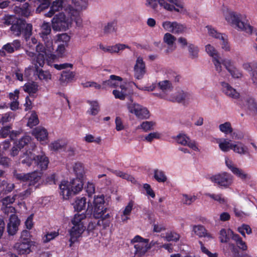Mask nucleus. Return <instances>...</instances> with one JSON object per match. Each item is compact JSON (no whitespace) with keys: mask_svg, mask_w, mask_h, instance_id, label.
Masks as SVG:
<instances>
[{"mask_svg":"<svg viewBox=\"0 0 257 257\" xmlns=\"http://www.w3.org/2000/svg\"><path fill=\"white\" fill-rule=\"evenodd\" d=\"M73 6L68 5L65 8V13L74 20L78 27L82 25V20L80 17L81 12L85 10L88 7L87 0H71Z\"/></svg>","mask_w":257,"mask_h":257,"instance_id":"obj_1","label":"nucleus"},{"mask_svg":"<svg viewBox=\"0 0 257 257\" xmlns=\"http://www.w3.org/2000/svg\"><path fill=\"white\" fill-rule=\"evenodd\" d=\"M83 187L82 180L79 178L74 179L70 182L63 181L59 185L60 194L64 199H67L69 196L74 195L81 191Z\"/></svg>","mask_w":257,"mask_h":257,"instance_id":"obj_2","label":"nucleus"},{"mask_svg":"<svg viewBox=\"0 0 257 257\" xmlns=\"http://www.w3.org/2000/svg\"><path fill=\"white\" fill-rule=\"evenodd\" d=\"M222 12L225 20L228 23L234 25L238 29L247 33H252V27L249 24L244 23L241 21L242 16L240 14H236L226 7L222 9Z\"/></svg>","mask_w":257,"mask_h":257,"instance_id":"obj_3","label":"nucleus"},{"mask_svg":"<svg viewBox=\"0 0 257 257\" xmlns=\"http://www.w3.org/2000/svg\"><path fill=\"white\" fill-rule=\"evenodd\" d=\"M67 17L63 12H59L54 15L51 20L52 28L56 32L66 31L71 26L72 19L68 15Z\"/></svg>","mask_w":257,"mask_h":257,"instance_id":"obj_4","label":"nucleus"},{"mask_svg":"<svg viewBox=\"0 0 257 257\" xmlns=\"http://www.w3.org/2000/svg\"><path fill=\"white\" fill-rule=\"evenodd\" d=\"M54 50L52 41H48L45 46L41 44H38L36 47V51L38 54L36 56V60H34L35 61V67L36 68V65H37L38 68L43 67L45 64L46 58L49 57Z\"/></svg>","mask_w":257,"mask_h":257,"instance_id":"obj_5","label":"nucleus"},{"mask_svg":"<svg viewBox=\"0 0 257 257\" xmlns=\"http://www.w3.org/2000/svg\"><path fill=\"white\" fill-rule=\"evenodd\" d=\"M210 180L219 188L226 189L229 188L233 182V176L227 172H221L212 175Z\"/></svg>","mask_w":257,"mask_h":257,"instance_id":"obj_6","label":"nucleus"},{"mask_svg":"<svg viewBox=\"0 0 257 257\" xmlns=\"http://www.w3.org/2000/svg\"><path fill=\"white\" fill-rule=\"evenodd\" d=\"M131 242L134 244L135 253L138 256L144 255L150 248L148 245L149 239L143 238L139 235L136 236Z\"/></svg>","mask_w":257,"mask_h":257,"instance_id":"obj_7","label":"nucleus"},{"mask_svg":"<svg viewBox=\"0 0 257 257\" xmlns=\"http://www.w3.org/2000/svg\"><path fill=\"white\" fill-rule=\"evenodd\" d=\"M128 111L134 114L139 119H148L150 117L149 111L147 108L132 101L127 104Z\"/></svg>","mask_w":257,"mask_h":257,"instance_id":"obj_8","label":"nucleus"},{"mask_svg":"<svg viewBox=\"0 0 257 257\" xmlns=\"http://www.w3.org/2000/svg\"><path fill=\"white\" fill-rule=\"evenodd\" d=\"M162 27L165 31L176 35L183 34L187 30V27L185 25L176 21H164L162 23Z\"/></svg>","mask_w":257,"mask_h":257,"instance_id":"obj_9","label":"nucleus"},{"mask_svg":"<svg viewBox=\"0 0 257 257\" xmlns=\"http://www.w3.org/2000/svg\"><path fill=\"white\" fill-rule=\"evenodd\" d=\"M209 35L221 41L220 45L221 48L225 51L229 52L230 51V46L228 41L227 37L223 34L218 32L216 30L211 28L210 26H206Z\"/></svg>","mask_w":257,"mask_h":257,"instance_id":"obj_10","label":"nucleus"},{"mask_svg":"<svg viewBox=\"0 0 257 257\" xmlns=\"http://www.w3.org/2000/svg\"><path fill=\"white\" fill-rule=\"evenodd\" d=\"M205 51L207 53L212 57V62L215 66V70L220 73L222 70V66H221V57L215 48L211 45L208 44L205 46Z\"/></svg>","mask_w":257,"mask_h":257,"instance_id":"obj_11","label":"nucleus"},{"mask_svg":"<svg viewBox=\"0 0 257 257\" xmlns=\"http://www.w3.org/2000/svg\"><path fill=\"white\" fill-rule=\"evenodd\" d=\"M105 201L103 195L97 196L94 199V216L95 218H99L105 213L107 208L104 205Z\"/></svg>","mask_w":257,"mask_h":257,"instance_id":"obj_12","label":"nucleus"},{"mask_svg":"<svg viewBox=\"0 0 257 257\" xmlns=\"http://www.w3.org/2000/svg\"><path fill=\"white\" fill-rule=\"evenodd\" d=\"M66 0H55L53 1L50 7V11L45 14L47 17H52L57 12H59L67 7L66 4Z\"/></svg>","mask_w":257,"mask_h":257,"instance_id":"obj_13","label":"nucleus"},{"mask_svg":"<svg viewBox=\"0 0 257 257\" xmlns=\"http://www.w3.org/2000/svg\"><path fill=\"white\" fill-rule=\"evenodd\" d=\"M146 72V65L142 57H139L134 66V76L137 79H141Z\"/></svg>","mask_w":257,"mask_h":257,"instance_id":"obj_14","label":"nucleus"},{"mask_svg":"<svg viewBox=\"0 0 257 257\" xmlns=\"http://www.w3.org/2000/svg\"><path fill=\"white\" fill-rule=\"evenodd\" d=\"M176 40V37L170 33H166L164 34L163 39V42L168 46L167 49L165 50L166 54H170L176 50L175 41Z\"/></svg>","mask_w":257,"mask_h":257,"instance_id":"obj_15","label":"nucleus"},{"mask_svg":"<svg viewBox=\"0 0 257 257\" xmlns=\"http://www.w3.org/2000/svg\"><path fill=\"white\" fill-rule=\"evenodd\" d=\"M51 33V27L49 23L44 22L40 26V32L39 33L40 37L45 42V46L48 41H52L50 38Z\"/></svg>","mask_w":257,"mask_h":257,"instance_id":"obj_16","label":"nucleus"},{"mask_svg":"<svg viewBox=\"0 0 257 257\" xmlns=\"http://www.w3.org/2000/svg\"><path fill=\"white\" fill-rule=\"evenodd\" d=\"M221 86L222 92L228 97L233 99L239 97V93L228 83L221 82Z\"/></svg>","mask_w":257,"mask_h":257,"instance_id":"obj_17","label":"nucleus"},{"mask_svg":"<svg viewBox=\"0 0 257 257\" xmlns=\"http://www.w3.org/2000/svg\"><path fill=\"white\" fill-rule=\"evenodd\" d=\"M176 141L179 144L187 146L194 151H199L195 141L191 140L186 135L180 134L178 135L176 138Z\"/></svg>","mask_w":257,"mask_h":257,"instance_id":"obj_18","label":"nucleus"},{"mask_svg":"<svg viewBox=\"0 0 257 257\" xmlns=\"http://www.w3.org/2000/svg\"><path fill=\"white\" fill-rule=\"evenodd\" d=\"M85 229L84 226L78 225V226H73L69 230V234L70 235V246H71L72 244L77 241L78 238L81 236L82 233Z\"/></svg>","mask_w":257,"mask_h":257,"instance_id":"obj_19","label":"nucleus"},{"mask_svg":"<svg viewBox=\"0 0 257 257\" xmlns=\"http://www.w3.org/2000/svg\"><path fill=\"white\" fill-rule=\"evenodd\" d=\"M34 161L37 167L41 170H46L49 163L48 158L43 153L35 156Z\"/></svg>","mask_w":257,"mask_h":257,"instance_id":"obj_20","label":"nucleus"},{"mask_svg":"<svg viewBox=\"0 0 257 257\" xmlns=\"http://www.w3.org/2000/svg\"><path fill=\"white\" fill-rule=\"evenodd\" d=\"M122 79L121 77L111 75L108 80L103 81L102 88H106L107 87H116L119 86L122 84Z\"/></svg>","mask_w":257,"mask_h":257,"instance_id":"obj_21","label":"nucleus"},{"mask_svg":"<svg viewBox=\"0 0 257 257\" xmlns=\"http://www.w3.org/2000/svg\"><path fill=\"white\" fill-rule=\"evenodd\" d=\"M20 220L15 214H12L10 218V221L8 224L7 230L10 235H14L18 230Z\"/></svg>","mask_w":257,"mask_h":257,"instance_id":"obj_22","label":"nucleus"},{"mask_svg":"<svg viewBox=\"0 0 257 257\" xmlns=\"http://www.w3.org/2000/svg\"><path fill=\"white\" fill-rule=\"evenodd\" d=\"M25 21L21 19H17L14 23L10 28L13 34L17 37H19L23 31L25 27Z\"/></svg>","mask_w":257,"mask_h":257,"instance_id":"obj_23","label":"nucleus"},{"mask_svg":"<svg viewBox=\"0 0 257 257\" xmlns=\"http://www.w3.org/2000/svg\"><path fill=\"white\" fill-rule=\"evenodd\" d=\"M30 243L19 241L14 245L15 249L19 254H28L31 252Z\"/></svg>","mask_w":257,"mask_h":257,"instance_id":"obj_24","label":"nucleus"},{"mask_svg":"<svg viewBox=\"0 0 257 257\" xmlns=\"http://www.w3.org/2000/svg\"><path fill=\"white\" fill-rule=\"evenodd\" d=\"M29 4L26 3L21 6H16L14 9L15 13L20 16L28 18L31 15Z\"/></svg>","mask_w":257,"mask_h":257,"instance_id":"obj_25","label":"nucleus"},{"mask_svg":"<svg viewBox=\"0 0 257 257\" xmlns=\"http://www.w3.org/2000/svg\"><path fill=\"white\" fill-rule=\"evenodd\" d=\"M21 47V43L20 40H15L12 42L8 43L4 45L2 49L8 53H13L15 51L19 50Z\"/></svg>","mask_w":257,"mask_h":257,"instance_id":"obj_26","label":"nucleus"},{"mask_svg":"<svg viewBox=\"0 0 257 257\" xmlns=\"http://www.w3.org/2000/svg\"><path fill=\"white\" fill-rule=\"evenodd\" d=\"M17 197V194H15L12 197L8 196L4 198L2 200L3 205L6 206V209L5 210V213L8 212L9 211L14 212L15 210V208L12 206L8 207V205L13 204L15 202Z\"/></svg>","mask_w":257,"mask_h":257,"instance_id":"obj_27","label":"nucleus"},{"mask_svg":"<svg viewBox=\"0 0 257 257\" xmlns=\"http://www.w3.org/2000/svg\"><path fill=\"white\" fill-rule=\"evenodd\" d=\"M100 48L105 52H108L110 53H118L119 51L124 49L127 48L128 46L124 44H116L114 46H109L104 47L102 45H100Z\"/></svg>","mask_w":257,"mask_h":257,"instance_id":"obj_28","label":"nucleus"},{"mask_svg":"<svg viewBox=\"0 0 257 257\" xmlns=\"http://www.w3.org/2000/svg\"><path fill=\"white\" fill-rule=\"evenodd\" d=\"M192 231L199 237H207L209 238H212V235L207 233L206 229L201 225H193L192 227Z\"/></svg>","mask_w":257,"mask_h":257,"instance_id":"obj_29","label":"nucleus"},{"mask_svg":"<svg viewBox=\"0 0 257 257\" xmlns=\"http://www.w3.org/2000/svg\"><path fill=\"white\" fill-rule=\"evenodd\" d=\"M14 183H8L7 181L0 180V195H5L11 192L15 188Z\"/></svg>","mask_w":257,"mask_h":257,"instance_id":"obj_30","label":"nucleus"},{"mask_svg":"<svg viewBox=\"0 0 257 257\" xmlns=\"http://www.w3.org/2000/svg\"><path fill=\"white\" fill-rule=\"evenodd\" d=\"M35 155L31 151H26L20 156V160L21 163L23 164H26L28 166L31 165L32 163L34 161Z\"/></svg>","mask_w":257,"mask_h":257,"instance_id":"obj_31","label":"nucleus"},{"mask_svg":"<svg viewBox=\"0 0 257 257\" xmlns=\"http://www.w3.org/2000/svg\"><path fill=\"white\" fill-rule=\"evenodd\" d=\"M33 134L40 141L45 140L48 137L47 130L43 127H38L33 131Z\"/></svg>","mask_w":257,"mask_h":257,"instance_id":"obj_32","label":"nucleus"},{"mask_svg":"<svg viewBox=\"0 0 257 257\" xmlns=\"http://www.w3.org/2000/svg\"><path fill=\"white\" fill-rule=\"evenodd\" d=\"M189 94L183 90H180L174 94V96L168 99L173 102L180 103L188 97Z\"/></svg>","mask_w":257,"mask_h":257,"instance_id":"obj_33","label":"nucleus"},{"mask_svg":"<svg viewBox=\"0 0 257 257\" xmlns=\"http://www.w3.org/2000/svg\"><path fill=\"white\" fill-rule=\"evenodd\" d=\"M28 176L27 182H29V185L34 186L40 181L41 177V174L37 171H34L28 173Z\"/></svg>","mask_w":257,"mask_h":257,"instance_id":"obj_34","label":"nucleus"},{"mask_svg":"<svg viewBox=\"0 0 257 257\" xmlns=\"http://www.w3.org/2000/svg\"><path fill=\"white\" fill-rule=\"evenodd\" d=\"M112 93L116 98L124 100L126 95V88L124 85L121 84L119 88L113 90Z\"/></svg>","mask_w":257,"mask_h":257,"instance_id":"obj_35","label":"nucleus"},{"mask_svg":"<svg viewBox=\"0 0 257 257\" xmlns=\"http://www.w3.org/2000/svg\"><path fill=\"white\" fill-rule=\"evenodd\" d=\"M232 150L236 153L240 155H244L248 153L247 147L240 142H237L236 144L232 145Z\"/></svg>","mask_w":257,"mask_h":257,"instance_id":"obj_36","label":"nucleus"},{"mask_svg":"<svg viewBox=\"0 0 257 257\" xmlns=\"http://www.w3.org/2000/svg\"><path fill=\"white\" fill-rule=\"evenodd\" d=\"M117 31V23L115 21H111L104 25L103 32L105 35H108Z\"/></svg>","mask_w":257,"mask_h":257,"instance_id":"obj_37","label":"nucleus"},{"mask_svg":"<svg viewBox=\"0 0 257 257\" xmlns=\"http://www.w3.org/2000/svg\"><path fill=\"white\" fill-rule=\"evenodd\" d=\"M232 173L243 181H246L250 180L251 178L250 175L246 173L243 170L237 167L236 168H232Z\"/></svg>","mask_w":257,"mask_h":257,"instance_id":"obj_38","label":"nucleus"},{"mask_svg":"<svg viewBox=\"0 0 257 257\" xmlns=\"http://www.w3.org/2000/svg\"><path fill=\"white\" fill-rule=\"evenodd\" d=\"M36 71L37 75L40 80H44L47 81L52 79V75L49 71H44L38 68L37 65H36Z\"/></svg>","mask_w":257,"mask_h":257,"instance_id":"obj_39","label":"nucleus"},{"mask_svg":"<svg viewBox=\"0 0 257 257\" xmlns=\"http://www.w3.org/2000/svg\"><path fill=\"white\" fill-rule=\"evenodd\" d=\"M133 206L134 203L132 201H131L129 202L127 205L125 206L122 212V214L121 215V219L122 221L126 222L130 219L129 216L131 214Z\"/></svg>","mask_w":257,"mask_h":257,"instance_id":"obj_40","label":"nucleus"},{"mask_svg":"<svg viewBox=\"0 0 257 257\" xmlns=\"http://www.w3.org/2000/svg\"><path fill=\"white\" fill-rule=\"evenodd\" d=\"M67 143L65 141L58 140L51 143L50 148L51 150L57 151L63 149L66 146Z\"/></svg>","mask_w":257,"mask_h":257,"instance_id":"obj_41","label":"nucleus"},{"mask_svg":"<svg viewBox=\"0 0 257 257\" xmlns=\"http://www.w3.org/2000/svg\"><path fill=\"white\" fill-rule=\"evenodd\" d=\"M159 4L160 6L165 9L166 10H167L168 11L172 12L173 11H175L177 12H180L181 10L180 9H183V8H180L179 7L176 8L174 6V5L170 4L169 3H168L165 0H159Z\"/></svg>","mask_w":257,"mask_h":257,"instance_id":"obj_42","label":"nucleus"},{"mask_svg":"<svg viewBox=\"0 0 257 257\" xmlns=\"http://www.w3.org/2000/svg\"><path fill=\"white\" fill-rule=\"evenodd\" d=\"M75 76V73L72 71H62L60 81L61 83H68L71 82Z\"/></svg>","mask_w":257,"mask_h":257,"instance_id":"obj_43","label":"nucleus"},{"mask_svg":"<svg viewBox=\"0 0 257 257\" xmlns=\"http://www.w3.org/2000/svg\"><path fill=\"white\" fill-rule=\"evenodd\" d=\"M154 177L159 183H164L167 180V177L165 172L158 169L154 171Z\"/></svg>","mask_w":257,"mask_h":257,"instance_id":"obj_44","label":"nucleus"},{"mask_svg":"<svg viewBox=\"0 0 257 257\" xmlns=\"http://www.w3.org/2000/svg\"><path fill=\"white\" fill-rule=\"evenodd\" d=\"M205 195L220 204H225L227 202V199L225 198L222 194L206 193Z\"/></svg>","mask_w":257,"mask_h":257,"instance_id":"obj_45","label":"nucleus"},{"mask_svg":"<svg viewBox=\"0 0 257 257\" xmlns=\"http://www.w3.org/2000/svg\"><path fill=\"white\" fill-rule=\"evenodd\" d=\"M189 57L192 59H196L198 57V47L193 44L190 43L188 46Z\"/></svg>","mask_w":257,"mask_h":257,"instance_id":"obj_46","label":"nucleus"},{"mask_svg":"<svg viewBox=\"0 0 257 257\" xmlns=\"http://www.w3.org/2000/svg\"><path fill=\"white\" fill-rule=\"evenodd\" d=\"M109 217L110 215L109 213H107L106 214L104 213L103 215L98 218L100 219L97 221V225L103 226V228L108 227L110 224V221L109 220Z\"/></svg>","mask_w":257,"mask_h":257,"instance_id":"obj_47","label":"nucleus"},{"mask_svg":"<svg viewBox=\"0 0 257 257\" xmlns=\"http://www.w3.org/2000/svg\"><path fill=\"white\" fill-rule=\"evenodd\" d=\"M217 142L219 144V148L223 152H228L230 149L232 150V146L233 144H231L229 141L224 139L223 141L219 140L217 141Z\"/></svg>","mask_w":257,"mask_h":257,"instance_id":"obj_48","label":"nucleus"},{"mask_svg":"<svg viewBox=\"0 0 257 257\" xmlns=\"http://www.w3.org/2000/svg\"><path fill=\"white\" fill-rule=\"evenodd\" d=\"M33 26L31 24H27L25 23V27L23 28V34L25 39L26 41H28L30 39V37L32 35Z\"/></svg>","mask_w":257,"mask_h":257,"instance_id":"obj_49","label":"nucleus"},{"mask_svg":"<svg viewBox=\"0 0 257 257\" xmlns=\"http://www.w3.org/2000/svg\"><path fill=\"white\" fill-rule=\"evenodd\" d=\"M86 203V199L85 197L78 198L75 201L74 208L78 211L85 209Z\"/></svg>","mask_w":257,"mask_h":257,"instance_id":"obj_50","label":"nucleus"},{"mask_svg":"<svg viewBox=\"0 0 257 257\" xmlns=\"http://www.w3.org/2000/svg\"><path fill=\"white\" fill-rule=\"evenodd\" d=\"M86 217L84 214H76L71 220L73 226H78V225L84 226L82 220Z\"/></svg>","mask_w":257,"mask_h":257,"instance_id":"obj_51","label":"nucleus"},{"mask_svg":"<svg viewBox=\"0 0 257 257\" xmlns=\"http://www.w3.org/2000/svg\"><path fill=\"white\" fill-rule=\"evenodd\" d=\"M232 233V231L230 229L227 230L225 229H222L220 231V239L221 242H227L229 239V236Z\"/></svg>","mask_w":257,"mask_h":257,"instance_id":"obj_52","label":"nucleus"},{"mask_svg":"<svg viewBox=\"0 0 257 257\" xmlns=\"http://www.w3.org/2000/svg\"><path fill=\"white\" fill-rule=\"evenodd\" d=\"M39 2V6L36 9V12L40 13L43 10L48 9L50 6V1L49 0H36Z\"/></svg>","mask_w":257,"mask_h":257,"instance_id":"obj_53","label":"nucleus"},{"mask_svg":"<svg viewBox=\"0 0 257 257\" xmlns=\"http://www.w3.org/2000/svg\"><path fill=\"white\" fill-rule=\"evenodd\" d=\"M160 89L163 92L168 91L172 88L171 83L169 80H163L158 83Z\"/></svg>","mask_w":257,"mask_h":257,"instance_id":"obj_54","label":"nucleus"},{"mask_svg":"<svg viewBox=\"0 0 257 257\" xmlns=\"http://www.w3.org/2000/svg\"><path fill=\"white\" fill-rule=\"evenodd\" d=\"M219 128L221 132L224 133L225 134L232 133L233 132L231 123L228 121L220 124L219 125Z\"/></svg>","mask_w":257,"mask_h":257,"instance_id":"obj_55","label":"nucleus"},{"mask_svg":"<svg viewBox=\"0 0 257 257\" xmlns=\"http://www.w3.org/2000/svg\"><path fill=\"white\" fill-rule=\"evenodd\" d=\"M38 87L37 84L33 82L25 85L24 89L25 91L30 94L35 93L38 90Z\"/></svg>","mask_w":257,"mask_h":257,"instance_id":"obj_56","label":"nucleus"},{"mask_svg":"<svg viewBox=\"0 0 257 257\" xmlns=\"http://www.w3.org/2000/svg\"><path fill=\"white\" fill-rule=\"evenodd\" d=\"M154 124L155 123L153 121H146L143 122L137 128L138 129H142L144 131L147 132L151 130Z\"/></svg>","mask_w":257,"mask_h":257,"instance_id":"obj_57","label":"nucleus"},{"mask_svg":"<svg viewBox=\"0 0 257 257\" xmlns=\"http://www.w3.org/2000/svg\"><path fill=\"white\" fill-rule=\"evenodd\" d=\"M197 199L196 196H190L187 194H183L182 195V202L183 204L190 205Z\"/></svg>","mask_w":257,"mask_h":257,"instance_id":"obj_58","label":"nucleus"},{"mask_svg":"<svg viewBox=\"0 0 257 257\" xmlns=\"http://www.w3.org/2000/svg\"><path fill=\"white\" fill-rule=\"evenodd\" d=\"M238 232L244 237H245V231L247 234H250L252 232V230L250 226L247 224H243L241 226L238 227Z\"/></svg>","mask_w":257,"mask_h":257,"instance_id":"obj_59","label":"nucleus"},{"mask_svg":"<svg viewBox=\"0 0 257 257\" xmlns=\"http://www.w3.org/2000/svg\"><path fill=\"white\" fill-rule=\"evenodd\" d=\"M17 18L12 15H5L2 19L3 23L7 26L13 25Z\"/></svg>","mask_w":257,"mask_h":257,"instance_id":"obj_60","label":"nucleus"},{"mask_svg":"<svg viewBox=\"0 0 257 257\" xmlns=\"http://www.w3.org/2000/svg\"><path fill=\"white\" fill-rule=\"evenodd\" d=\"M39 123V119L38 116L36 113L33 112L31 114V116L30 117L27 125L28 126L32 127L36 125Z\"/></svg>","mask_w":257,"mask_h":257,"instance_id":"obj_61","label":"nucleus"},{"mask_svg":"<svg viewBox=\"0 0 257 257\" xmlns=\"http://www.w3.org/2000/svg\"><path fill=\"white\" fill-rule=\"evenodd\" d=\"M13 175L17 180L22 182H27L28 177L29 176L28 173H18L16 170H14L13 172Z\"/></svg>","mask_w":257,"mask_h":257,"instance_id":"obj_62","label":"nucleus"},{"mask_svg":"<svg viewBox=\"0 0 257 257\" xmlns=\"http://www.w3.org/2000/svg\"><path fill=\"white\" fill-rule=\"evenodd\" d=\"M59 233L56 231H53L51 232L47 233L45 234L42 238L43 242L44 243H47L51 240L55 238L56 236L58 235Z\"/></svg>","mask_w":257,"mask_h":257,"instance_id":"obj_63","label":"nucleus"},{"mask_svg":"<svg viewBox=\"0 0 257 257\" xmlns=\"http://www.w3.org/2000/svg\"><path fill=\"white\" fill-rule=\"evenodd\" d=\"M246 101L248 108L257 113V104L255 102L254 100L252 98H247Z\"/></svg>","mask_w":257,"mask_h":257,"instance_id":"obj_64","label":"nucleus"}]
</instances>
